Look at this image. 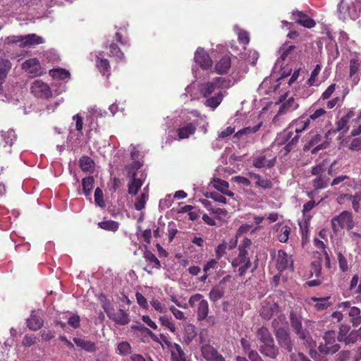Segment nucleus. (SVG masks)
Segmentation results:
<instances>
[{"mask_svg":"<svg viewBox=\"0 0 361 361\" xmlns=\"http://www.w3.org/2000/svg\"><path fill=\"white\" fill-rule=\"evenodd\" d=\"M94 178L92 176H88L86 178H84L82 180V190L83 193L85 196H90L91 195L92 190L94 187Z\"/></svg>","mask_w":361,"mask_h":361,"instance_id":"nucleus-43","label":"nucleus"},{"mask_svg":"<svg viewBox=\"0 0 361 361\" xmlns=\"http://www.w3.org/2000/svg\"><path fill=\"white\" fill-rule=\"evenodd\" d=\"M195 63L203 70H208L212 66V60L209 54L202 47H198L194 56Z\"/></svg>","mask_w":361,"mask_h":361,"instance_id":"nucleus-15","label":"nucleus"},{"mask_svg":"<svg viewBox=\"0 0 361 361\" xmlns=\"http://www.w3.org/2000/svg\"><path fill=\"white\" fill-rule=\"evenodd\" d=\"M22 68L27 73L32 74L34 76L42 74L39 61L36 58L26 60L23 63Z\"/></svg>","mask_w":361,"mask_h":361,"instance_id":"nucleus-22","label":"nucleus"},{"mask_svg":"<svg viewBox=\"0 0 361 361\" xmlns=\"http://www.w3.org/2000/svg\"><path fill=\"white\" fill-rule=\"evenodd\" d=\"M250 245V241L247 240L245 246L238 248V257L232 260V266L235 271H238L239 276H243L248 269L250 268L251 263L250 259L247 257V252L246 247Z\"/></svg>","mask_w":361,"mask_h":361,"instance_id":"nucleus-6","label":"nucleus"},{"mask_svg":"<svg viewBox=\"0 0 361 361\" xmlns=\"http://www.w3.org/2000/svg\"><path fill=\"white\" fill-rule=\"evenodd\" d=\"M326 170V167L325 164L324 163H322V164H320L317 165L314 167H313L312 169V175L316 176H323V175H326L325 174Z\"/></svg>","mask_w":361,"mask_h":361,"instance_id":"nucleus-63","label":"nucleus"},{"mask_svg":"<svg viewBox=\"0 0 361 361\" xmlns=\"http://www.w3.org/2000/svg\"><path fill=\"white\" fill-rule=\"evenodd\" d=\"M89 117L91 119L102 118L105 116L106 112L104 110L101 109L97 106L90 107L88 109Z\"/></svg>","mask_w":361,"mask_h":361,"instance_id":"nucleus-54","label":"nucleus"},{"mask_svg":"<svg viewBox=\"0 0 361 361\" xmlns=\"http://www.w3.org/2000/svg\"><path fill=\"white\" fill-rule=\"evenodd\" d=\"M159 321L162 326L167 328L171 332L175 333L176 331V328L173 322L171 321V319L167 316H161L159 317Z\"/></svg>","mask_w":361,"mask_h":361,"instance_id":"nucleus-55","label":"nucleus"},{"mask_svg":"<svg viewBox=\"0 0 361 361\" xmlns=\"http://www.w3.org/2000/svg\"><path fill=\"white\" fill-rule=\"evenodd\" d=\"M292 15L295 22L305 27L312 28L314 27L316 25V23L314 20L301 11H293Z\"/></svg>","mask_w":361,"mask_h":361,"instance_id":"nucleus-26","label":"nucleus"},{"mask_svg":"<svg viewBox=\"0 0 361 361\" xmlns=\"http://www.w3.org/2000/svg\"><path fill=\"white\" fill-rule=\"evenodd\" d=\"M276 158L270 150H265L256 155L253 160V166L256 168H270L275 164Z\"/></svg>","mask_w":361,"mask_h":361,"instance_id":"nucleus-12","label":"nucleus"},{"mask_svg":"<svg viewBox=\"0 0 361 361\" xmlns=\"http://www.w3.org/2000/svg\"><path fill=\"white\" fill-rule=\"evenodd\" d=\"M94 201L100 207H104L105 204L103 200V192L99 188H96L94 191Z\"/></svg>","mask_w":361,"mask_h":361,"instance_id":"nucleus-62","label":"nucleus"},{"mask_svg":"<svg viewBox=\"0 0 361 361\" xmlns=\"http://www.w3.org/2000/svg\"><path fill=\"white\" fill-rule=\"evenodd\" d=\"M80 169L84 171H90L94 168V161L88 157L84 156L80 159Z\"/></svg>","mask_w":361,"mask_h":361,"instance_id":"nucleus-48","label":"nucleus"},{"mask_svg":"<svg viewBox=\"0 0 361 361\" xmlns=\"http://www.w3.org/2000/svg\"><path fill=\"white\" fill-rule=\"evenodd\" d=\"M290 322L291 326L296 333V334L299 336V338L304 341V343H305L310 349V353L311 357L317 360L316 355L317 353L312 350V348L316 345L315 342L312 339L310 334L305 329H303L302 327V317L300 314H297L295 312L290 313Z\"/></svg>","mask_w":361,"mask_h":361,"instance_id":"nucleus-2","label":"nucleus"},{"mask_svg":"<svg viewBox=\"0 0 361 361\" xmlns=\"http://www.w3.org/2000/svg\"><path fill=\"white\" fill-rule=\"evenodd\" d=\"M231 68V60L229 57L224 56L215 65V71L219 74H224Z\"/></svg>","mask_w":361,"mask_h":361,"instance_id":"nucleus-38","label":"nucleus"},{"mask_svg":"<svg viewBox=\"0 0 361 361\" xmlns=\"http://www.w3.org/2000/svg\"><path fill=\"white\" fill-rule=\"evenodd\" d=\"M233 84L231 80L218 77L213 82L199 85L198 89L202 97L206 99L204 104L214 110L221 104L226 94L223 89L229 88Z\"/></svg>","mask_w":361,"mask_h":361,"instance_id":"nucleus-1","label":"nucleus"},{"mask_svg":"<svg viewBox=\"0 0 361 361\" xmlns=\"http://www.w3.org/2000/svg\"><path fill=\"white\" fill-rule=\"evenodd\" d=\"M311 125L307 116L302 115L294 120L290 124V128L298 135L300 133L305 130Z\"/></svg>","mask_w":361,"mask_h":361,"instance_id":"nucleus-25","label":"nucleus"},{"mask_svg":"<svg viewBox=\"0 0 361 361\" xmlns=\"http://www.w3.org/2000/svg\"><path fill=\"white\" fill-rule=\"evenodd\" d=\"M196 336L195 328L193 325H188L185 328L184 341L190 343Z\"/></svg>","mask_w":361,"mask_h":361,"instance_id":"nucleus-53","label":"nucleus"},{"mask_svg":"<svg viewBox=\"0 0 361 361\" xmlns=\"http://www.w3.org/2000/svg\"><path fill=\"white\" fill-rule=\"evenodd\" d=\"M31 92L37 97H49L51 96L49 87L42 80H35L31 86Z\"/></svg>","mask_w":361,"mask_h":361,"instance_id":"nucleus-21","label":"nucleus"},{"mask_svg":"<svg viewBox=\"0 0 361 361\" xmlns=\"http://www.w3.org/2000/svg\"><path fill=\"white\" fill-rule=\"evenodd\" d=\"M274 259L276 267L280 272L287 269H293V260L292 257L284 250H279L274 256Z\"/></svg>","mask_w":361,"mask_h":361,"instance_id":"nucleus-13","label":"nucleus"},{"mask_svg":"<svg viewBox=\"0 0 361 361\" xmlns=\"http://www.w3.org/2000/svg\"><path fill=\"white\" fill-rule=\"evenodd\" d=\"M102 307L109 317L120 325L127 324L130 322L129 315L123 310H118L112 312L111 305L109 303H104Z\"/></svg>","mask_w":361,"mask_h":361,"instance_id":"nucleus-14","label":"nucleus"},{"mask_svg":"<svg viewBox=\"0 0 361 361\" xmlns=\"http://www.w3.org/2000/svg\"><path fill=\"white\" fill-rule=\"evenodd\" d=\"M201 352L204 358L207 361H216L222 356L213 346L209 344L202 345Z\"/></svg>","mask_w":361,"mask_h":361,"instance_id":"nucleus-31","label":"nucleus"},{"mask_svg":"<svg viewBox=\"0 0 361 361\" xmlns=\"http://www.w3.org/2000/svg\"><path fill=\"white\" fill-rule=\"evenodd\" d=\"M73 341L78 347L87 352L92 353L96 350L94 343L90 341L86 340L83 338H74Z\"/></svg>","mask_w":361,"mask_h":361,"instance_id":"nucleus-35","label":"nucleus"},{"mask_svg":"<svg viewBox=\"0 0 361 361\" xmlns=\"http://www.w3.org/2000/svg\"><path fill=\"white\" fill-rule=\"evenodd\" d=\"M1 135L5 142V146L8 145L11 147L17 138V135L13 129H8L6 131L2 130Z\"/></svg>","mask_w":361,"mask_h":361,"instance_id":"nucleus-39","label":"nucleus"},{"mask_svg":"<svg viewBox=\"0 0 361 361\" xmlns=\"http://www.w3.org/2000/svg\"><path fill=\"white\" fill-rule=\"evenodd\" d=\"M262 126V122H259L258 124L252 127L249 126L238 130L233 136V142H235L242 139L250 137L252 135L257 132Z\"/></svg>","mask_w":361,"mask_h":361,"instance_id":"nucleus-24","label":"nucleus"},{"mask_svg":"<svg viewBox=\"0 0 361 361\" xmlns=\"http://www.w3.org/2000/svg\"><path fill=\"white\" fill-rule=\"evenodd\" d=\"M27 326L32 331H37L40 329L43 324L44 321L35 310L32 311L30 317L26 320Z\"/></svg>","mask_w":361,"mask_h":361,"instance_id":"nucleus-29","label":"nucleus"},{"mask_svg":"<svg viewBox=\"0 0 361 361\" xmlns=\"http://www.w3.org/2000/svg\"><path fill=\"white\" fill-rule=\"evenodd\" d=\"M336 334L334 331H329L325 333L324 336V344H321L319 347V351L324 354H334L336 353L340 346L336 343Z\"/></svg>","mask_w":361,"mask_h":361,"instance_id":"nucleus-9","label":"nucleus"},{"mask_svg":"<svg viewBox=\"0 0 361 361\" xmlns=\"http://www.w3.org/2000/svg\"><path fill=\"white\" fill-rule=\"evenodd\" d=\"M337 259L338 262L339 269L342 272H346L349 269V266L346 257L342 250H337L336 251Z\"/></svg>","mask_w":361,"mask_h":361,"instance_id":"nucleus-40","label":"nucleus"},{"mask_svg":"<svg viewBox=\"0 0 361 361\" xmlns=\"http://www.w3.org/2000/svg\"><path fill=\"white\" fill-rule=\"evenodd\" d=\"M347 199L352 201V204L353 209L357 212L359 209V202L361 200V192L357 193L355 195H350L348 194L341 195L338 197V201L341 202L342 200Z\"/></svg>","mask_w":361,"mask_h":361,"instance_id":"nucleus-41","label":"nucleus"},{"mask_svg":"<svg viewBox=\"0 0 361 361\" xmlns=\"http://www.w3.org/2000/svg\"><path fill=\"white\" fill-rule=\"evenodd\" d=\"M224 294V291L222 288L219 286L214 287L211 289L209 293V298L211 301L216 302L220 300Z\"/></svg>","mask_w":361,"mask_h":361,"instance_id":"nucleus-49","label":"nucleus"},{"mask_svg":"<svg viewBox=\"0 0 361 361\" xmlns=\"http://www.w3.org/2000/svg\"><path fill=\"white\" fill-rule=\"evenodd\" d=\"M349 236L351 238L352 242L356 246L354 251L360 253L361 252V234L351 231L349 233Z\"/></svg>","mask_w":361,"mask_h":361,"instance_id":"nucleus-52","label":"nucleus"},{"mask_svg":"<svg viewBox=\"0 0 361 361\" xmlns=\"http://www.w3.org/2000/svg\"><path fill=\"white\" fill-rule=\"evenodd\" d=\"M322 271V266L321 262L319 260H316L312 262L311 264V276H315L316 277H318L321 274Z\"/></svg>","mask_w":361,"mask_h":361,"instance_id":"nucleus-61","label":"nucleus"},{"mask_svg":"<svg viewBox=\"0 0 361 361\" xmlns=\"http://www.w3.org/2000/svg\"><path fill=\"white\" fill-rule=\"evenodd\" d=\"M279 311V306L271 298H267L262 304L260 315L266 319H269Z\"/></svg>","mask_w":361,"mask_h":361,"instance_id":"nucleus-17","label":"nucleus"},{"mask_svg":"<svg viewBox=\"0 0 361 361\" xmlns=\"http://www.w3.org/2000/svg\"><path fill=\"white\" fill-rule=\"evenodd\" d=\"M273 326L275 329L278 341L281 347L286 349L288 352H291L292 344L287 331L283 328L279 327L276 321L273 322Z\"/></svg>","mask_w":361,"mask_h":361,"instance_id":"nucleus-16","label":"nucleus"},{"mask_svg":"<svg viewBox=\"0 0 361 361\" xmlns=\"http://www.w3.org/2000/svg\"><path fill=\"white\" fill-rule=\"evenodd\" d=\"M207 300L204 299L202 294L196 293L190 296L188 300L189 305L195 308V310L202 305V302H205Z\"/></svg>","mask_w":361,"mask_h":361,"instance_id":"nucleus-42","label":"nucleus"},{"mask_svg":"<svg viewBox=\"0 0 361 361\" xmlns=\"http://www.w3.org/2000/svg\"><path fill=\"white\" fill-rule=\"evenodd\" d=\"M295 47L288 44H284L279 49L280 58L277 60L274 68L277 66L281 67L283 61L286 60H291L295 56Z\"/></svg>","mask_w":361,"mask_h":361,"instance_id":"nucleus-19","label":"nucleus"},{"mask_svg":"<svg viewBox=\"0 0 361 361\" xmlns=\"http://www.w3.org/2000/svg\"><path fill=\"white\" fill-rule=\"evenodd\" d=\"M44 42L43 37L36 34H29L26 35H12L5 38L4 44H19L20 47H31L41 44Z\"/></svg>","mask_w":361,"mask_h":361,"instance_id":"nucleus-5","label":"nucleus"},{"mask_svg":"<svg viewBox=\"0 0 361 361\" xmlns=\"http://www.w3.org/2000/svg\"><path fill=\"white\" fill-rule=\"evenodd\" d=\"M92 57L95 58L96 66L99 71L103 74H108L110 68L109 62L106 59L104 58L102 52L98 51L92 54Z\"/></svg>","mask_w":361,"mask_h":361,"instance_id":"nucleus-27","label":"nucleus"},{"mask_svg":"<svg viewBox=\"0 0 361 361\" xmlns=\"http://www.w3.org/2000/svg\"><path fill=\"white\" fill-rule=\"evenodd\" d=\"M360 11V4L356 0H341L338 6V18L342 20H356Z\"/></svg>","mask_w":361,"mask_h":361,"instance_id":"nucleus-3","label":"nucleus"},{"mask_svg":"<svg viewBox=\"0 0 361 361\" xmlns=\"http://www.w3.org/2000/svg\"><path fill=\"white\" fill-rule=\"evenodd\" d=\"M353 113L349 112L346 116H343L337 123V129L338 130L346 131L348 130V122L349 119L352 117Z\"/></svg>","mask_w":361,"mask_h":361,"instance_id":"nucleus-56","label":"nucleus"},{"mask_svg":"<svg viewBox=\"0 0 361 361\" xmlns=\"http://www.w3.org/2000/svg\"><path fill=\"white\" fill-rule=\"evenodd\" d=\"M309 115L307 116L310 123H319L320 121H324L326 117V111L322 109L319 108L314 109V108H310L309 109Z\"/></svg>","mask_w":361,"mask_h":361,"instance_id":"nucleus-32","label":"nucleus"},{"mask_svg":"<svg viewBox=\"0 0 361 361\" xmlns=\"http://www.w3.org/2000/svg\"><path fill=\"white\" fill-rule=\"evenodd\" d=\"M350 183H351V180L348 176L341 175V176H338L336 177L335 178H334L331 183V185L335 186V185H339L341 183H343L344 185L348 184V185H352V184H350Z\"/></svg>","mask_w":361,"mask_h":361,"instance_id":"nucleus-58","label":"nucleus"},{"mask_svg":"<svg viewBox=\"0 0 361 361\" xmlns=\"http://www.w3.org/2000/svg\"><path fill=\"white\" fill-rule=\"evenodd\" d=\"M49 75L54 79L63 81L68 80L71 76L69 71L63 68L51 69L49 71Z\"/></svg>","mask_w":361,"mask_h":361,"instance_id":"nucleus-37","label":"nucleus"},{"mask_svg":"<svg viewBox=\"0 0 361 361\" xmlns=\"http://www.w3.org/2000/svg\"><path fill=\"white\" fill-rule=\"evenodd\" d=\"M98 226L102 229L115 232L118 229L119 224L115 221L106 220L99 222Z\"/></svg>","mask_w":361,"mask_h":361,"instance_id":"nucleus-44","label":"nucleus"},{"mask_svg":"<svg viewBox=\"0 0 361 361\" xmlns=\"http://www.w3.org/2000/svg\"><path fill=\"white\" fill-rule=\"evenodd\" d=\"M361 75V58L355 55L350 60V77L354 85L358 84Z\"/></svg>","mask_w":361,"mask_h":361,"instance_id":"nucleus-18","label":"nucleus"},{"mask_svg":"<svg viewBox=\"0 0 361 361\" xmlns=\"http://www.w3.org/2000/svg\"><path fill=\"white\" fill-rule=\"evenodd\" d=\"M149 303L153 309L159 313H165L167 311L166 305L157 298H152V300L149 301Z\"/></svg>","mask_w":361,"mask_h":361,"instance_id":"nucleus-50","label":"nucleus"},{"mask_svg":"<svg viewBox=\"0 0 361 361\" xmlns=\"http://www.w3.org/2000/svg\"><path fill=\"white\" fill-rule=\"evenodd\" d=\"M329 181V178L326 175L317 176L313 180V186L316 189L325 188Z\"/></svg>","mask_w":361,"mask_h":361,"instance_id":"nucleus-47","label":"nucleus"},{"mask_svg":"<svg viewBox=\"0 0 361 361\" xmlns=\"http://www.w3.org/2000/svg\"><path fill=\"white\" fill-rule=\"evenodd\" d=\"M11 68V63L8 59H0V93L2 92V84Z\"/></svg>","mask_w":361,"mask_h":361,"instance_id":"nucleus-34","label":"nucleus"},{"mask_svg":"<svg viewBox=\"0 0 361 361\" xmlns=\"http://www.w3.org/2000/svg\"><path fill=\"white\" fill-rule=\"evenodd\" d=\"M211 184L215 189L220 191L222 194L229 197H233L234 193L228 190L229 185L227 181L218 178H213L211 180Z\"/></svg>","mask_w":361,"mask_h":361,"instance_id":"nucleus-30","label":"nucleus"},{"mask_svg":"<svg viewBox=\"0 0 361 361\" xmlns=\"http://www.w3.org/2000/svg\"><path fill=\"white\" fill-rule=\"evenodd\" d=\"M298 135L289 126L277 136L276 142L278 145H286L285 148L288 152L291 149L292 146L298 142Z\"/></svg>","mask_w":361,"mask_h":361,"instance_id":"nucleus-10","label":"nucleus"},{"mask_svg":"<svg viewBox=\"0 0 361 361\" xmlns=\"http://www.w3.org/2000/svg\"><path fill=\"white\" fill-rule=\"evenodd\" d=\"M274 229L275 231V236L281 243H286L289 238L291 228L287 224H276Z\"/></svg>","mask_w":361,"mask_h":361,"instance_id":"nucleus-23","label":"nucleus"},{"mask_svg":"<svg viewBox=\"0 0 361 361\" xmlns=\"http://www.w3.org/2000/svg\"><path fill=\"white\" fill-rule=\"evenodd\" d=\"M116 350L118 354L126 355L130 353L131 347L128 342L123 341L118 344Z\"/></svg>","mask_w":361,"mask_h":361,"instance_id":"nucleus-57","label":"nucleus"},{"mask_svg":"<svg viewBox=\"0 0 361 361\" xmlns=\"http://www.w3.org/2000/svg\"><path fill=\"white\" fill-rule=\"evenodd\" d=\"M149 197V188L148 185L145 186L140 195L138 196L135 201V208L136 210L140 211L145 207L146 202Z\"/></svg>","mask_w":361,"mask_h":361,"instance_id":"nucleus-33","label":"nucleus"},{"mask_svg":"<svg viewBox=\"0 0 361 361\" xmlns=\"http://www.w3.org/2000/svg\"><path fill=\"white\" fill-rule=\"evenodd\" d=\"M321 69H322V66L319 64H317L315 66L314 69L312 71L310 78L308 80V84L310 86L318 85L316 78H317V75H319V73H320Z\"/></svg>","mask_w":361,"mask_h":361,"instance_id":"nucleus-59","label":"nucleus"},{"mask_svg":"<svg viewBox=\"0 0 361 361\" xmlns=\"http://www.w3.org/2000/svg\"><path fill=\"white\" fill-rule=\"evenodd\" d=\"M239 125H235L234 126H228L226 129L223 130L219 133L218 137L219 138H226L230 135H231L233 133H234L236 127H239Z\"/></svg>","mask_w":361,"mask_h":361,"instance_id":"nucleus-64","label":"nucleus"},{"mask_svg":"<svg viewBox=\"0 0 361 361\" xmlns=\"http://www.w3.org/2000/svg\"><path fill=\"white\" fill-rule=\"evenodd\" d=\"M245 59L252 65H255L258 58L259 54L255 50H249L245 54Z\"/></svg>","mask_w":361,"mask_h":361,"instance_id":"nucleus-60","label":"nucleus"},{"mask_svg":"<svg viewBox=\"0 0 361 361\" xmlns=\"http://www.w3.org/2000/svg\"><path fill=\"white\" fill-rule=\"evenodd\" d=\"M235 32H236L238 40L243 44H247L250 42V37L247 32L241 30L238 26L234 27Z\"/></svg>","mask_w":361,"mask_h":361,"instance_id":"nucleus-51","label":"nucleus"},{"mask_svg":"<svg viewBox=\"0 0 361 361\" xmlns=\"http://www.w3.org/2000/svg\"><path fill=\"white\" fill-rule=\"evenodd\" d=\"M257 337L263 344L274 342V340L268 329L264 327H261L257 331Z\"/></svg>","mask_w":361,"mask_h":361,"instance_id":"nucleus-45","label":"nucleus"},{"mask_svg":"<svg viewBox=\"0 0 361 361\" xmlns=\"http://www.w3.org/2000/svg\"><path fill=\"white\" fill-rule=\"evenodd\" d=\"M168 347L171 353L172 361H187L185 353L183 351L181 347L176 343L166 342Z\"/></svg>","mask_w":361,"mask_h":361,"instance_id":"nucleus-28","label":"nucleus"},{"mask_svg":"<svg viewBox=\"0 0 361 361\" xmlns=\"http://www.w3.org/2000/svg\"><path fill=\"white\" fill-rule=\"evenodd\" d=\"M181 117L185 122H188L185 125L180 127L177 130V134L179 140L188 138L190 135H193L196 130V122L192 117L197 118L200 114L197 111L194 110L188 113H182Z\"/></svg>","mask_w":361,"mask_h":361,"instance_id":"nucleus-4","label":"nucleus"},{"mask_svg":"<svg viewBox=\"0 0 361 361\" xmlns=\"http://www.w3.org/2000/svg\"><path fill=\"white\" fill-rule=\"evenodd\" d=\"M259 350L264 355L273 359L276 358L278 355V350L274 346V342L262 344L259 348Z\"/></svg>","mask_w":361,"mask_h":361,"instance_id":"nucleus-36","label":"nucleus"},{"mask_svg":"<svg viewBox=\"0 0 361 361\" xmlns=\"http://www.w3.org/2000/svg\"><path fill=\"white\" fill-rule=\"evenodd\" d=\"M299 106V103L293 97L288 98L281 104L277 114L273 119V122L276 123L279 116L293 112L296 110Z\"/></svg>","mask_w":361,"mask_h":361,"instance_id":"nucleus-20","label":"nucleus"},{"mask_svg":"<svg viewBox=\"0 0 361 361\" xmlns=\"http://www.w3.org/2000/svg\"><path fill=\"white\" fill-rule=\"evenodd\" d=\"M142 166L140 161H135L133 167L126 166L127 176L130 178L128 183V192L130 195H135L143 185L141 178H136L137 171Z\"/></svg>","mask_w":361,"mask_h":361,"instance_id":"nucleus-7","label":"nucleus"},{"mask_svg":"<svg viewBox=\"0 0 361 361\" xmlns=\"http://www.w3.org/2000/svg\"><path fill=\"white\" fill-rule=\"evenodd\" d=\"M195 312L197 313V319L199 321L206 319L209 313V303L207 300L205 302H202V305H200Z\"/></svg>","mask_w":361,"mask_h":361,"instance_id":"nucleus-46","label":"nucleus"},{"mask_svg":"<svg viewBox=\"0 0 361 361\" xmlns=\"http://www.w3.org/2000/svg\"><path fill=\"white\" fill-rule=\"evenodd\" d=\"M337 307L350 317L353 326H357L361 324V310L357 307L352 306L350 301L340 302Z\"/></svg>","mask_w":361,"mask_h":361,"instance_id":"nucleus-8","label":"nucleus"},{"mask_svg":"<svg viewBox=\"0 0 361 361\" xmlns=\"http://www.w3.org/2000/svg\"><path fill=\"white\" fill-rule=\"evenodd\" d=\"M331 224L335 231H338L340 228L348 230L353 228V221L351 213L343 212L340 215L332 219Z\"/></svg>","mask_w":361,"mask_h":361,"instance_id":"nucleus-11","label":"nucleus"}]
</instances>
